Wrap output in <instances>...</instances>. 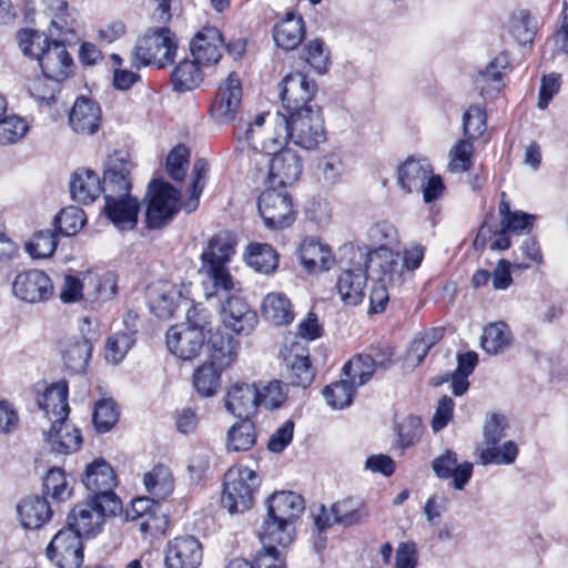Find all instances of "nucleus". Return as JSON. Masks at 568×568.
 <instances>
[{"label": "nucleus", "instance_id": "nucleus-1", "mask_svg": "<svg viewBox=\"0 0 568 568\" xmlns=\"http://www.w3.org/2000/svg\"><path fill=\"white\" fill-rule=\"evenodd\" d=\"M275 125H270L268 132L273 135L261 141L264 116H258L246 128V138L257 149L277 150L287 140L304 150H315L326 140V130L321 106L304 108L303 111L282 114Z\"/></svg>", "mask_w": 568, "mask_h": 568}, {"label": "nucleus", "instance_id": "nucleus-2", "mask_svg": "<svg viewBox=\"0 0 568 568\" xmlns=\"http://www.w3.org/2000/svg\"><path fill=\"white\" fill-rule=\"evenodd\" d=\"M236 151L242 160L256 168L257 179L271 187L285 186L296 182L303 172V160L293 149L262 150L246 138L237 136Z\"/></svg>", "mask_w": 568, "mask_h": 568}, {"label": "nucleus", "instance_id": "nucleus-3", "mask_svg": "<svg viewBox=\"0 0 568 568\" xmlns=\"http://www.w3.org/2000/svg\"><path fill=\"white\" fill-rule=\"evenodd\" d=\"M235 235L229 231H221L209 240L207 246L201 254L200 273L211 281L216 290L229 291L233 287L226 264L235 253Z\"/></svg>", "mask_w": 568, "mask_h": 568}, {"label": "nucleus", "instance_id": "nucleus-4", "mask_svg": "<svg viewBox=\"0 0 568 568\" xmlns=\"http://www.w3.org/2000/svg\"><path fill=\"white\" fill-rule=\"evenodd\" d=\"M178 41L169 28H150L138 38L132 51V61L136 67L164 68L173 63Z\"/></svg>", "mask_w": 568, "mask_h": 568}, {"label": "nucleus", "instance_id": "nucleus-5", "mask_svg": "<svg viewBox=\"0 0 568 568\" xmlns=\"http://www.w3.org/2000/svg\"><path fill=\"white\" fill-rule=\"evenodd\" d=\"M397 182L406 193L420 191L426 203L437 201L445 191L443 179L434 174L432 164L424 158H407L398 166Z\"/></svg>", "mask_w": 568, "mask_h": 568}, {"label": "nucleus", "instance_id": "nucleus-6", "mask_svg": "<svg viewBox=\"0 0 568 568\" xmlns=\"http://www.w3.org/2000/svg\"><path fill=\"white\" fill-rule=\"evenodd\" d=\"M261 478L248 467H235L226 471L222 505L230 514L244 513L253 506L254 494Z\"/></svg>", "mask_w": 568, "mask_h": 568}, {"label": "nucleus", "instance_id": "nucleus-7", "mask_svg": "<svg viewBox=\"0 0 568 568\" xmlns=\"http://www.w3.org/2000/svg\"><path fill=\"white\" fill-rule=\"evenodd\" d=\"M116 282L112 274L100 277L93 273L81 276L65 274L60 288V298L64 303H75L87 296L90 300H109L115 295Z\"/></svg>", "mask_w": 568, "mask_h": 568}, {"label": "nucleus", "instance_id": "nucleus-8", "mask_svg": "<svg viewBox=\"0 0 568 568\" xmlns=\"http://www.w3.org/2000/svg\"><path fill=\"white\" fill-rule=\"evenodd\" d=\"M148 196L146 226L152 230L161 229L179 211V192L171 184L154 180L149 184Z\"/></svg>", "mask_w": 568, "mask_h": 568}, {"label": "nucleus", "instance_id": "nucleus-9", "mask_svg": "<svg viewBox=\"0 0 568 568\" xmlns=\"http://www.w3.org/2000/svg\"><path fill=\"white\" fill-rule=\"evenodd\" d=\"M120 508H111L106 503L88 498L77 504L68 515V527L80 537H93L100 532L105 516L114 515Z\"/></svg>", "mask_w": 568, "mask_h": 568}, {"label": "nucleus", "instance_id": "nucleus-10", "mask_svg": "<svg viewBox=\"0 0 568 568\" xmlns=\"http://www.w3.org/2000/svg\"><path fill=\"white\" fill-rule=\"evenodd\" d=\"M258 212L264 225L271 230L291 226L296 219V211L291 196L286 192L271 187L258 197Z\"/></svg>", "mask_w": 568, "mask_h": 568}, {"label": "nucleus", "instance_id": "nucleus-11", "mask_svg": "<svg viewBox=\"0 0 568 568\" xmlns=\"http://www.w3.org/2000/svg\"><path fill=\"white\" fill-rule=\"evenodd\" d=\"M82 481L91 493L89 498L106 503L111 508H121L120 500L113 493L116 485L114 470L104 459L98 458L87 465Z\"/></svg>", "mask_w": 568, "mask_h": 568}, {"label": "nucleus", "instance_id": "nucleus-12", "mask_svg": "<svg viewBox=\"0 0 568 568\" xmlns=\"http://www.w3.org/2000/svg\"><path fill=\"white\" fill-rule=\"evenodd\" d=\"M317 92L315 81L302 72L288 73L281 82V98L286 113L303 111L304 108L320 106L313 99Z\"/></svg>", "mask_w": 568, "mask_h": 568}, {"label": "nucleus", "instance_id": "nucleus-13", "mask_svg": "<svg viewBox=\"0 0 568 568\" xmlns=\"http://www.w3.org/2000/svg\"><path fill=\"white\" fill-rule=\"evenodd\" d=\"M189 287L169 281H158L149 287V306L159 318L172 317L181 303L189 298Z\"/></svg>", "mask_w": 568, "mask_h": 568}, {"label": "nucleus", "instance_id": "nucleus-14", "mask_svg": "<svg viewBox=\"0 0 568 568\" xmlns=\"http://www.w3.org/2000/svg\"><path fill=\"white\" fill-rule=\"evenodd\" d=\"M242 84L240 77L231 72L217 88L215 98L211 104L210 113L213 120L220 124L233 121L242 101Z\"/></svg>", "mask_w": 568, "mask_h": 568}, {"label": "nucleus", "instance_id": "nucleus-15", "mask_svg": "<svg viewBox=\"0 0 568 568\" xmlns=\"http://www.w3.org/2000/svg\"><path fill=\"white\" fill-rule=\"evenodd\" d=\"M47 555L59 568H80L83 560L81 537L69 527L60 529L49 544Z\"/></svg>", "mask_w": 568, "mask_h": 568}, {"label": "nucleus", "instance_id": "nucleus-16", "mask_svg": "<svg viewBox=\"0 0 568 568\" xmlns=\"http://www.w3.org/2000/svg\"><path fill=\"white\" fill-rule=\"evenodd\" d=\"M367 270L378 283H386L392 288L403 283L404 266L399 254L388 247H376L367 257Z\"/></svg>", "mask_w": 568, "mask_h": 568}, {"label": "nucleus", "instance_id": "nucleus-17", "mask_svg": "<svg viewBox=\"0 0 568 568\" xmlns=\"http://www.w3.org/2000/svg\"><path fill=\"white\" fill-rule=\"evenodd\" d=\"M14 296L29 304L47 302L53 295L51 278L40 270H29L19 273L13 283Z\"/></svg>", "mask_w": 568, "mask_h": 568}, {"label": "nucleus", "instance_id": "nucleus-18", "mask_svg": "<svg viewBox=\"0 0 568 568\" xmlns=\"http://www.w3.org/2000/svg\"><path fill=\"white\" fill-rule=\"evenodd\" d=\"M281 357L293 385L304 388L311 385L315 373L310 362L307 342L294 341L285 345L281 351Z\"/></svg>", "mask_w": 568, "mask_h": 568}, {"label": "nucleus", "instance_id": "nucleus-19", "mask_svg": "<svg viewBox=\"0 0 568 568\" xmlns=\"http://www.w3.org/2000/svg\"><path fill=\"white\" fill-rule=\"evenodd\" d=\"M203 559L200 540L194 536H178L171 539L164 551L166 568H197Z\"/></svg>", "mask_w": 568, "mask_h": 568}, {"label": "nucleus", "instance_id": "nucleus-20", "mask_svg": "<svg viewBox=\"0 0 568 568\" xmlns=\"http://www.w3.org/2000/svg\"><path fill=\"white\" fill-rule=\"evenodd\" d=\"M70 129L80 135L95 134L102 123L100 104L85 95L78 97L68 114Z\"/></svg>", "mask_w": 568, "mask_h": 568}, {"label": "nucleus", "instance_id": "nucleus-21", "mask_svg": "<svg viewBox=\"0 0 568 568\" xmlns=\"http://www.w3.org/2000/svg\"><path fill=\"white\" fill-rule=\"evenodd\" d=\"M38 64L43 75L55 82L68 80L73 75L75 69L71 54L60 40H52L51 45Z\"/></svg>", "mask_w": 568, "mask_h": 568}, {"label": "nucleus", "instance_id": "nucleus-22", "mask_svg": "<svg viewBox=\"0 0 568 568\" xmlns=\"http://www.w3.org/2000/svg\"><path fill=\"white\" fill-rule=\"evenodd\" d=\"M131 162L122 155L112 156L103 175L102 192L104 199L131 196Z\"/></svg>", "mask_w": 568, "mask_h": 568}, {"label": "nucleus", "instance_id": "nucleus-23", "mask_svg": "<svg viewBox=\"0 0 568 568\" xmlns=\"http://www.w3.org/2000/svg\"><path fill=\"white\" fill-rule=\"evenodd\" d=\"M205 337L197 329H190L185 325L172 326L166 334L169 349L183 361L197 357L204 346Z\"/></svg>", "mask_w": 568, "mask_h": 568}, {"label": "nucleus", "instance_id": "nucleus-24", "mask_svg": "<svg viewBox=\"0 0 568 568\" xmlns=\"http://www.w3.org/2000/svg\"><path fill=\"white\" fill-rule=\"evenodd\" d=\"M190 50L193 59L202 65L216 63L222 57L223 40L215 27H205L191 40Z\"/></svg>", "mask_w": 568, "mask_h": 568}, {"label": "nucleus", "instance_id": "nucleus-25", "mask_svg": "<svg viewBox=\"0 0 568 568\" xmlns=\"http://www.w3.org/2000/svg\"><path fill=\"white\" fill-rule=\"evenodd\" d=\"M64 366L72 373H83L92 356V342L83 335L64 337L59 343Z\"/></svg>", "mask_w": 568, "mask_h": 568}, {"label": "nucleus", "instance_id": "nucleus-26", "mask_svg": "<svg viewBox=\"0 0 568 568\" xmlns=\"http://www.w3.org/2000/svg\"><path fill=\"white\" fill-rule=\"evenodd\" d=\"M221 316L225 327L236 334H251L258 322L255 311L239 297H230L225 302Z\"/></svg>", "mask_w": 568, "mask_h": 568}, {"label": "nucleus", "instance_id": "nucleus-27", "mask_svg": "<svg viewBox=\"0 0 568 568\" xmlns=\"http://www.w3.org/2000/svg\"><path fill=\"white\" fill-rule=\"evenodd\" d=\"M224 406L239 418H250L258 407V392L255 385L236 383L226 392Z\"/></svg>", "mask_w": 568, "mask_h": 568}, {"label": "nucleus", "instance_id": "nucleus-28", "mask_svg": "<svg viewBox=\"0 0 568 568\" xmlns=\"http://www.w3.org/2000/svg\"><path fill=\"white\" fill-rule=\"evenodd\" d=\"M104 212L111 223L120 231H131L138 224L140 203L133 196L104 199Z\"/></svg>", "mask_w": 568, "mask_h": 568}, {"label": "nucleus", "instance_id": "nucleus-29", "mask_svg": "<svg viewBox=\"0 0 568 568\" xmlns=\"http://www.w3.org/2000/svg\"><path fill=\"white\" fill-rule=\"evenodd\" d=\"M393 355V348L385 349L383 359L367 354L356 355L344 365L343 374L357 387L362 386L372 378L376 368H385L390 363Z\"/></svg>", "mask_w": 568, "mask_h": 568}, {"label": "nucleus", "instance_id": "nucleus-30", "mask_svg": "<svg viewBox=\"0 0 568 568\" xmlns=\"http://www.w3.org/2000/svg\"><path fill=\"white\" fill-rule=\"evenodd\" d=\"M432 468L440 479L453 478L454 487L458 490L464 489L473 474V464L469 462L458 464L457 455L452 450H446L435 458Z\"/></svg>", "mask_w": 568, "mask_h": 568}, {"label": "nucleus", "instance_id": "nucleus-31", "mask_svg": "<svg viewBox=\"0 0 568 568\" xmlns=\"http://www.w3.org/2000/svg\"><path fill=\"white\" fill-rule=\"evenodd\" d=\"M38 405L50 423L67 419L70 413L67 382L60 381L47 387Z\"/></svg>", "mask_w": 568, "mask_h": 568}, {"label": "nucleus", "instance_id": "nucleus-32", "mask_svg": "<svg viewBox=\"0 0 568 568\" xmlns=\"http://www.w3.org/2000/svg\"><path fill=\"white\" fill-rule=\"evenodd\" d=\"M43 435L51 449L58 454H72L82 444L80 430L67 423V419L52 422L50 428L44 430Z\"/></svg>", "mask_w": 568, "mask_h": 568}, {"label": "nucleus", "instance_id": "nucleus-33", "mask_svg": "<svg viewBox=\"0 0 568 568\" xmlns=\"http://www.w3.org/2000/svg\"><path fill=\"white\" fill-rule=\"evenodd\" d=\"M267 514L294 525L305 509L304 499L293 491H276L266 500Z\"/></svg>", "mask_w": 568, "mask_h": 568}, {"label": "nucleus", "instance_id": "nucleus-34", "mask_svg": "<svg viewBox=\"0 0 568 568\" xmlns=\"http://www.w3.org/2000/svg\"><path fill=\"white\" fill-rule=\"evenodd\" d=\"M17 514L22 527L39 529L51 519L52 510L45 498L28 496L17 505Z\"/></svg>", "mask_w": 568, "mask_h": 568}, {"label": "nucleus", "instance_id": "nucleus-35", "mask_svg": "<svg viewBox=\"0 0 568 568\" xmlns=\"http://www.w3.org/2000/svg\"><path fill=\"white\" fill-rule=\"evenodd\" d=\"M102 192L100 176L92 170L78 169L70 180V194L80 204H90Z\"/></svg>", "mask_w": 568, "mask_h": 568}, {"label": "nucleus", "instance_id": "nucleus-36", "mask_svg": "<svg viewBox=\"0 0 568 568\" xmlns=\"http://www.w3.org/2000/svg\"><path fill=\"white\" fill-rule=\"evenodd\" d=\"M300 261L310 273L327 271L333 264L331 248L315 239H305L298 248Z\"/></svg>", "mask_w": 568, "mask_h": 568}, {"label": "nucleus", "instance_id": "nucleus-37", "mask_svg": "<svg viewBox=\"0 0 568 568\" xmlns=\"http://www.w3.org/2000/svg\"><path fill=\"white\" fill-rule=\"evenodd\" d=\"M305 37L303 18L287 12L285 18L274 26L273 39L277 47L284 50H294Z\"/></svg>", "mask_w": 568, "mask_h": 568}, {"label": "nucleus", "instance_id": "nucleus-38", "mask_svg": "<svg viewBox=\"0 0 568 568\" xmlns=\"http://www.w3.org/2000/svg\"><path fill=\"white\" fill-rule=\"evenodd\" d=\"M366 273L363 268L343 271L336 283L341 301L345 305H358L364 298Z\"/></svg>", "mask_w": 568, "mask_h": 568}, {"label": "nucleus", "instance_id": "nucleus-39", "mask_svg": "<svg viewBox=\"0 0 568 568\" xmlns=\"http://www.w3.org/2000/svg\"><path fill=\"white\" fill-rule=\"evenodd\" d=\"M207 344L211 348L210 364L217 369L223 371L236 361L239 344L232 336L216 331L209 336Z\"/></svg>", "mask_w": 568, "mask_h": 568}, {"label": "nucleus", "instance_id": "nucleus-40", "mask_svg": "<svg viewBox=\"0 0 568 568\" xmlns=\"http://www.w3.org/2000/svg\"><path fill=\"white\" fill-rule=\"evenodd\" d=\"M272 517L267 514L258 530L262 545L287 547L294 539V525Z\"/></svg>", "mask_w": 568, "mask_h": 568}, {"label": "nucleus", "instance_id": "nucleus-41", "mask_svg": "<svg viewBox=\"0 0 568 568\" xmlns=\"http://www.w3.org/2000/svg\"><path fill=\"white\" fill-rule=\"evenodd\" d=\"M263 317L274 325H287L294 320L293 305L290 298L280 292L268 293L262 303Z\"/></svg>", "mask_w": 568, "mask_h": 568}, {"label": "nucleus", "instance_id": "nucleus-42", "mask_svg": "<svg viewBox=\"0 0 568 568\" xmlns=\"http://www.w3.org/2000/svg\"><path fill=\"white\" fill-rule=\"evenodd\" d=\"M143 484L148 494L158 501L166 498L174 489L173 475L171 470L163 465H158L145 473Z\"/></svg>", "mask_w": 568, "mask_h": 568}, {"label": "nucleus", "instance_id": "nucleus-43", "mask_svg": "<svg viewBox=\"0 0 568 568\" xmlns=\"http://www.w3.org/2000/svg\"><path fill=\"white\" fill-rule=\"evenodd\" d=\"M331 514L336 524L349 527L362 523L366 517L365 504L359 498L348 497L334 503Z\"/></svg>", "mask_w": 568, "mask_h": 568}, {"label": "nucleus", "instance_id": "nucleus-44", "mask_svg": "<svg viewBox=\"0 0 568 568\" xmlns=\"http://www.w3.org/2000/svg\"><path fill=\"white\" fill-rule=\"evenodd\" d=\"M511 339L513 336L508 325L504 322H496L484 327L480 345L486 353L496 355L508 348Z\"/></svg>", "mask_w": 568, "mask_h": 568}, {"label": "nucleus", "instance_id": "nucleus-45", "mask_svg": "<svg viewBox=\"0 0 568 568\" xmlns=\"http://www.w3.org/2000/svg\"><path fill=\"white\" fill-rule=\"evenodd\" d=\"M245 261L256 272L271 274L278 266V254L268 244L255 243L247 246Z\"/></svg>", "mask_w": 568, "mask_h": 568}, {"label": "nucleus", "instance_id": "nucleus-46", "mask_svg": "<svg viewBox=\"0 0 568 568\" xmlns=\"http://www.w3.org/2000/svg\"><path fill=\"white\" fill-rule=\"evenodd\" d=\"M200 63L182 60L172 71V84L175 91L184 92L196 88L203 80Z\"/></svg>", "mask_w": 568, "mask_h": 568}, {"label": "nucleus", "instance_id": "nucleus-47", "mask_svg": "<svg viewBox=\"0 0 568 568\" xmlns=\"http://www.w3.org/2000/svg\"><path fill=\"white\" fill-rule=\"evenodd\" d=\"M256 430L250 418H242L227 433L226 447L232 452H245L256 443Z\"/></svg>", "mask_w": 568, "mask_h": 568}, {"label": "nucleus", "instance_id": "nucleus-48", "mask_svg": "<svg viewBox=\"0 0 568 568\" xmlns=\"http://www.w3.org/2000/svg\"><path fill=\"white\" fill-rule=\"evenodd\" d=\"M518 456V446L513 440L503 444L487 445L479 453V463L484 466L489 464L511 465Z\"/></svg>", "mask_w": 568, "mask_h": 568}, {"label": "nucleus", "instance_id": "nucleus-49", "mask_svg": "<svg viewBox=\"0 0 568 568\" xmlns=\"http://www.w3.org/2000/svg\"><path fill=\"white\" fill-rule=\"evenodd\" d=\"M18 39L23 54L37 60L38 63L52 43L44 33L31 29L19 32Z\"/></svg>", "mask_w": 568, "mask_h": 568}, {"label": "nucleus", "instance_id": "nucleus-50", "mask_svg": "<svg viewBox=\"0 0 568 568\" xmlns=\"http://www.w3.org/2000/svg\"><path fill=\"white\" fill-rule=\"evenodd\" d=\"M58 245L57 234L52 230H40L33 233L26 243V251L32 258H48L53 255Z\"/></svg>", "mask_w": 568, "mask_h": 568}, {"label": "nucleus", "instance_id": "nucleus-51", "mask_svg": "<svg viewBox=\"0 0 568 568\" xmlns=\"http://www.w3.org/2000/svg\"><path fill=\"white\" fill-rule=\"evenodd\" d=\"M87 222L84 211L74 205L62 209L54 217V226L65 236L79 233Z\"/></svg>", "mask_w": 568, "mask_h": 568}, {"label": "nucleus", "instance_id": "nucleus-52", "mask_svg": "<svg viewBox=\"0 0 568 568\" xmlns=\"http://www.w3.org/2000/svg\"><path fill=\"white\" fill-rule=\"evenodd\" d=\"M355 387L357 386L346 377V379H341L326 386L323 395L327 405L332 408L343 409L352 404Z\"/></svg>", "mask_w": 568, "mask_h": 568}, {"label": "nucleus", "instance_id": "nucleus-53", "mask_svg": "<svg viewBox=\"0 0 568 568\" xmlns=\"http://www.w3.org/2000/svg\"><path fill=\"white\" fill-rule=\"evenodd\" d=\"M505 57H498L493 60L484 70L479 71L476 78V84L483 95L497 92L501 88V69L506 64Z\"/></svg>", "mask_w": 568, "mask_h": 568}, {"label": "nucleus", "instance_id": "nucleus-54", "mask_svg": "<svg viewBox=\"0 0 568 568\" xmlns=\"http://www.w3.org/2000/svg\"><path fill=\"white\" fill-rule=\"evenodd\" d=\"M221 372L210 363L201 365L193 375L196 392L203 397L214 395L220 386Z\"/></svg>", "mask_w": 568, "mask_h": 568}, {"label": "nucleus", "instance_id": "nucleus-55", "mask_svg": "<svg viewBox=\"0 0 568 568\" xmlns=\"http://www.w3.org/2000/svg\"><path fill=\"white\" fill-rule=\"evenodd\" d=\"M135 342L134 327L130 332H118L111 335L105 345V358L112 364L120 363Z\"/></svg>", "mask_w": 568, "mask_h": 568}, {"label": "nucleus", "instance_id": "nucleus-56", "mask_svg": "<svg viewBox=\"0 0 568 568\" xmlns=\"http://www.w3.org/2000/svg\"><path fill=\"white\" fill-rule=\"evenodd\" d=\"M473 141L467 139L458 140L450 149L448 156V171L452 173L467 172L473 164Z\"/></svg>", "mask_w": 568, "mask_h": 568}, {"label": "nucleus", "instance_id": "nucleus-57", "mask_svg": "<svg viewBox=\"0 0 568 568\" xmlns=\"http://www.w3.org/2000/svg\"><path fill=\"white\" fill-rule=\"evenodd\" d=\"M301 58L318 74L327 72L329 67V52L325 49L321 39L307 42L302 50Z\"/></svg>", "mask_w": 568, "mask_h": 568}, {"label": "nucleus", "instance_id": "nucleus-58", "mask_svg": "<svg viewBox=\"0 0 568 568\" xmlns=\"http://www.w3.org/2000/svg\"><path fill=\"white\" fill-rule=\"evenodd\" d=\"M536 26L534 18L526 11L514 12L509 19V32L519 44L531 43Z\"/></svg>", "mask_w": 568, "mask_h": 568}, {"label": "nucleus", "instance_id": "nucleus-59", "mask_svg": "<svg viewBox=\"0 0 568 568\" xmlns=\"http://www.w3.org/2000/svg\"><path fill=\"white\" fill-rule=\"evenodd\" d=\"M27 121L16 114L4 115L0 119V144L10 145L20 141L27 134Z\"/></svg>", "mask_w": 568, "mask_h": 568}, {"label": "nucleus", "instance_id": "nucleus-60", "mask_svg": "<svg viewBox=\"0 0 568 568\" xmlns=\"http://www.w3.org/2000/svg\"><path fill=\"white\" fill-rule=\"evenodd\" d=\"M258 392V406L266 409H275L281 407L287 398V387L281 381H271L261 387Z\"/></svg>", "mask_w": 568, "mask_h": 568}, {"label": "nucleus", "instance_id": "nucleus-61", "mask_svg": "<svg viewBox=\"0 0 568 568\" xmlns=\"http://www.w3.org/2000/svg\"><path fill=\"white\" fill-rule=\"evenodd\" d=\"M486 130V112L480 105H470L463 114L464 139L477 140Z\"/></svg>", "mask_w": 568, "mask_h": 568}, {"label": "nucleus", "instance_id": "nucleus-62", "mask_svg": "<svg viewBox=\"0 0 568 568\" xmlns=\"http://www.w3.org/2000/svg\"><path fill=\"white\" fill-rule=\"evenodd\" d=\"M119 412L113 399H101L94 406L93 425L100 433L109 432L118 422Z\"/></svg>", "mask_w": 568, "mask_h": 568}, {"label": "nucleus", "instance_id": "nucleus-63", "mask_svg": "<svg viewBox=\"0 0 568 568\" xmlns=\"http://www.w3.org/2000/svg\"><path fill=\"white\" fill-rule=\"evenodd\" d=\"M43 489L53 499L65 500L70 496V489L64 471L61 468L50 469L43 479Z\"/></svg>", "mask_w": 568, "mask_h": 568}, {"label": "nucleus", "instance_id": "nucleus-64", "mask_svg": "<svg viewBox=\"0 0 568 568\" xmlns=\"http://www.w3.org/2000/svg\"><path fill=\"white\" fill-rule=\"evenodd\" d=\"M508 428L507 418L497 413H493L486 416L483 432H484V444L497 445L506 436V429Z\"/></svg>", "mask_w": 568, "mask_h": 568}]
</instances>
